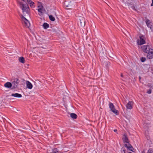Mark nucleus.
Wrapping results in <instances>:
<instances>
[{
    "mask_svg": "<svg viewBox=\"0 0 153 153\" xmlns=\"http://www.w3.org/2000/svg\"><path fill=\"white\" fill-rule=\"evenodd\" d=\"M20 81L17 78L15 79H13V81L12 82L11 84L13 88H17L19 84Z\"/></svg>",
    "mask_w": 153,
    "mask_h": 153,
    "instance_id": "7ed1b4c3",
    "label": "nucleus"
},
{
    "mask_svg": "<svg viewBox=\"0 0 153 153\" xmlns=\"http://www.w3.org/2000/svg\"><path fill=\"white\" fill-rule=\"evenodd\" d=\"M26 84L27 88L29 89H31L33 87V85L28 81H27L26 82Z\"/></svg>",
    "mask_w": 153,
    "mask_h": 153,
    "instance_id": "9d476101",
    "label": "nucleus"
},
{
    "mask_svg": "<svg viewBox=\"0 0 153 153\" xmlns=\"http://www.w3.org/2000/svg\"><path fill=\"white\" fill-rule=\"evenodd\" d=\"M140 60L142 62H144L146 60V58L145 57H142L140 59Z\"/></svg>",
    "mask_w": 153,
    "mask_h": 153,
    "instance_id": "bb28decb",
    "label": "nucleus"
},
{
    "mask_svg": "<svg viewBox=\"0 0 153 153\" xmlns=\"http://www.w3.org/2000/svg\"><path fill=\"white\" fill-rule=\"evenodd\" d=\"M125 146L126 147V148H128V147H129V145H128L127 144H125Z\"/></svg>",
    "mask_w": 153,
    "mask_h": 153,
    "instance_id": "7c9ffc66",
    "label": "nucleus"
},
{
    "mask_svg": "<svg viewBox=\"0 0 153 153\" xmlns=\"http://www.w3.org/2000/svg\"><path fill=\"white\" fill-rule=\"evenodd\" d=\"M43 26L45 29H47L49 27V25L47 23H44L43 25Z\"/></svg>",
    "mask_w": 153,
    "mask_h": 153,
    "instance_id": "aec40b11",
    "label": "nucleus"
},
{
    "mask_svg": "<svg viewBox=\"0 0 153 153\" xmlns=\"http://www.w3.org/2000/svg\"><path fill=\"white\" fill-rule=\"evenodd\" d=\"M19 61L22 63H25V59L23 57H20L19 58Z\"/></svg>",
    "mask_w": 153,
    "mask_h": 153,
    "instance_id": "6ab92c4d",
    "label": "nucleus"
},
{
    "mask_svg": "<svg viewBox=\"0 0 153 153\" xmlns=\"http://www.w3.org/2000/svg\"><path fill=\"white\" fill-rule=\"evenodd\" d=\"M152 4H151V6H153V0H152Z\"/></svg>",
    "mask_w": 153,
    "mask_h": 153,
    "instance_id": "2f4dec72",
    "label": "nucleus"
},
{
    "mask_svg": "<svg viewBox=\"0 0 153 153\" xmlns=\"http://www.w3.org/2000/svg\"><path fill=\"white\" fill-rule=\"evenodd\" d=\"M146 23L148 27H149L150 28V29H151L152 25V23L150 22V21L148 19H146Z\"/></svg>",
    "mask_w": 153,
    "mask_h": 153,
    "instance_id": "2eb2a0df",
    "label": "nucleus"
},
{
    "mask_svg": "<svg viewBox=\"0 0 153 153\" xmlns=\"http://www.w3.org/2000/svg\"><path fill=\"white\" fill-rule=\"evenodd\" d=\"M147 153H153V149H149Z\"/></svg>",
    "mask_w": 153,
    "mask_h": 153,
    "instance_id": "a878e982",
    "label": "nucleus"
},
{
    "mask_svg": "<svg viewBox=\"0 0 153 153\" xmlns=\"http://www.w3.org/2000/svg\"><path fill=\"white\" fill-rule=\"evenodd\" d=\"M128 153H132L131 152H129Z\"/></svg>",
    "mask_w": 153,
    "mask_h": 153,
    "instance_id": "c9c22d12",
    "label": "nucleus"
},
{
    "mask_svg": "<svg viewBox=\"0 0 153 153\" xmlns=\"http://www.w3.org/2000/svg\"><path fill=\"white\" fill-rule=\"evenodd\" d=\"M147 57L149 59H151L153 58V49H152L147 53Z\"/></svg>",
    "mask_w": 153,
    "mask_h": 153,
    "instance_id": "6e6552de",
    "label": "nucleus"
},
{
    "mask_svg": "<svg viewBox=\"0 0 153 153\" xmlns=\"http://www.w3.org/2000/svg\"><path fill=\"white\" fill-rule=\"evenodd\" d=\"M144 125V127H145V128H146V127L147 128L149 127H150V123H149V122H148L146 120H145V121Z\"/></svg>",
    "mask_w": 153,
    "mask_h": 153,
    "instance_id": "4468645a",
    "label": "nucleus"
},
{
    "mask_svg": "<svg viewBox=\"0 0 153 153\" xmlns=\"http://www.w3.org/2000/svg\"><path fill=\"white\" fill-rule=\"evenodd\" d=\"M68 2L67 1H66L65 2V4L66 6L67 7H71V2H70V4H68Z\"/></svg>",
    "mask_w": 153,
    "mask_h": 153,
    "instance_id": "412c9836",
    "label": "nucleus"
},
{
    "mask_svg": "<svg viewBox=\"0 0 153 153\" xmlns=\"http://www.w3.org/2000/svg\"><path fill=\"white\" fill-rule=\"evenodd\" d=\"M131 1V0H123V2L126 5L128 6L129 8L131 7L133 10L136 11L135 7Z\"/></svg>",
    "mask_w": 153,
    "mask_h": 153,
    "instance_id": "f257e3e1",
    "label": "nucleus"
},
{
    "mask_svg": "<svg viewBox=\"0 0 153 153\" xmlns=\"http://www.w3.org/2000/svg\"><path fill=\"white\" fill-rule=\"evenodd\" d=\"M121 77H123V74H121Z\"/></svg>",
    "mask_w": 153,
    "mask_h": 153,
    "instance_id": "72a5a7b5",
    "label": "nucleus"
},
{
    "mask_svg": "<svg viewBox=\"0 0 153 153\" xmlns=\"http://www.w3.org/2000/svg\"><path fill=\"white\" fill-rule=\"evenodd\" d=\"M114 131L115 132H116L117 131V129H114Z\"/></svg>",
    "mask_w": 153,
    "mask_h": 153,
    "instance_id": "473e14b6",
    "label": "nucleus"
},
{
    "mask_svg": "<svg viewBox=\"0 0 153 153\" xmlns=\"http://www.w3.org/2000/svg\"><path fill=\"white\" fill-rule=\"evenodd\" d=\"M139 79L140 80L141 79V77L140 76H139Z\"/></svg>",
    "mask_w": 153,
    "mask_h": 153,
    "instance_id": "f704fd0d",
    "label": "nucleus"
},
{
    "mask_svg": "<svg viewBox=\"0 0 153 153\" xmlns=\"http://www.w3.org/2000/svg\"><path fill=\"white\" fill-rule=\"evenodd\" d=\"M78 24L81 27H84L85 25V18L83 17H80L79 19V21H78Z\"/></svg>",
    "mask_w": 153,
    "mask_h": 153,
    "instance_id": "0eeeda50",
    "label": "nucleus"
},
{
    "mask_svg": "<svg viewBox=\"0 0 153 153\" xmlns=\"http://www.w3.org/2000/svg\"><path fill=\"white\" fill-rule=\"evenodd\" d=\"M52 153H59V152L58 149L55 148L53 150Z\"/></svg>",
    "mask_w": 153,
    "mask_h": 153,
    "instance_id": "4be33fe9",
    "label": "nucleus"
},
{
    "mask_svg": "<svg viewBox=\"0 0 153 153\" xmlns=\"http://www.w3.org/2000/svg\"><path fill=\"white\" fill-rule=\"evenodd\" d=\"M38 7L39 8H44L43 6L42 5V3L41 2H38Z\"/></svg>",
    "mask_w": 153,
    "mask_h": 153,
    "instance_id": "5701e85b",
    "label": "nucleus"
},
{
    "mask_svg": "<svg viewBox=\"0 0 153 153\" xmlns=\"http://www.w3.org/2000/svg\"><path fill=\"white\" fill-rule=\"evenodd\" d=\"M20 17L24 25L27 27H29L30 26V24L29 21L22 15H21Z\"/></svg>",
    "mask_w": 153,
    "mask_h": 153,
    "instance_id": "f03ea898",
    "label": "nucleus"
},
{
    "mask_svg": "<svg viewBox=\"0 0 153 153\" xmlns=\"http://www.w3.org/2000/svg\"><path fill=\"white\" fill-rule=\"evenodd\" d=\"M133 102L132 101H129L126 105V108L127 109H131L132 108Z\"/></svg>",
    "mask_w": 153,
    "mask_h": 153,
    "instance_id": "1a4fd4ad",
    "label": "nucleus"
},
{
    "mask_svg": "<svg viewBox=\"0 0 153 153\" xmlns=\"http://www.w3.org/2000/svg\"><path fill=\"white\" fill-rule=\"evenodd\" d=\"M109 107L110 109L113 112L114 114L116 115L118 114V111L116 110L115 108L114 105L111 102L109 103Z\"/></svg>",
    "mask_w": 153,
    "mask_h": 153,
    "instance_id": "39448f33",
    "label": "nucleus"
},
{
    "mask_svg": "<svg viewBox=\"0 0 153 153\" xmlns=\"http://www.w3.org/2000/svg\"><path fill=\"white\" fill-rule=\"evenodd\" d=\"M147 86L149 87H150V88H152V87L153 85H152V84L151 83H148V84Z\"/></svg>",
    "mask_w": 153,
    "mask_h": 153,
    "instance_id": "c85d7f7f",
    "label": "nucleus"
},
{
    "mask_svg": "<svg viewBox=\"0 0 153 153\" xmlns=\"http://www.w3.org/2000/svg\"><path fill=\"white\" fill-rule=\"evenodd\" d=\"M151 92H152V91H151V89H149L147 92V93H148V94H150L151 93Z\"/></svg>",
    "mask_w": 153,
    "mask_h": 153,
    "instance_id": "c756f323",
    "label": "nucleus"
},
{
    "mask_svg": "<svg viewBox=\"0 0 153 153\" xmlns=\"http://www.w3.org/2000/svg\"><path fill=\"white\" fill-rule=\"evenodd\" d=\"M49 19L52 21H54L55 20V18L52 15L49 16Z\"/></svg>",
    "mask_w": 153,
    "mask_h": 153,
    "instance_id": "b1692460",
    "label": "nucleus"
},
{
    "mask_svg": "<svg viewBox=\"0 0 153 153\" xmlns=\"http://www.w3.org/2000/svg\"><path fill=\"white\" fill-rule=\"evenodd\" d=\"M141 49L143 52L146 53L152 49L149 45H143L141 46Z\"/></svg>",
    "mask_w": 153,
    "mask_h": 153,
    "instance_id": "20e7f679",
    "label": "nucleus"
},
{
    "mask_svg": "<svg viewBox=\"0 0 153 153\" xmlns=\"http://www.w3.org/2000/svg\"><path fill=\"white\" fill-rule=\"evenodd\" d=\"M4 86L6 88H10L12 87L11 83L10 82H7L4 85Z\"/></svg>",
    "mask_w": 153,
    "mask_h": 153,
    "instance_id": "dca6fc26",
    "label": "nucleus"
},
{
    "mask_svg": "<svg viewBox=\"0 0 153 153\" xmlns=\"http://www.w3.org/2000/svg\"><path fill=\"white\" fill-rule=\"evenodd\" d=\"M38 12L39 13V15L41 16L43 15V11H45L44 8H39L38 9Z\"/></svg>",
    "mask_w": 153,
    "mask_h": 153,
    "instance_id": "f8f14e48",
    "label": "nucleus"
},
{
    "mask_svg": "<svg viewBox=\"0 0 153 153\" xmlns=\"http://www.w3.org/2000/svg\"><path fill=\"white\" fill-rule=\"evenodd\" d=\"M11 96L16 97L20 98L22 97V95L21 94L18 93L12 94L11 95Z\"/></svg>",
    "mask_w": 153,
    "mask_h": 153,
    "instance_id": "ddd939ff",
    "label": "nucleus"
},
{
    "mask_svg": "<svg viewBox=\"0 0 153 153\" xmlns=\"http://www.w3.org/2000/svg\"><path fill=\"white\" fill-rule=\"evenodd\" d=\"M129 147H128V149L131 151H132L133 149V148L132 147V146L130 144H128Z\"/></svg>",
    "mask_w": 153,
    "mask_h": 153,
    "instance_id": "393cba45",
    "label": "nucleus"
},
{
    "mask_svg": "<svg viewBox=\"0 0 153 153\" xmlns=\"http://www.w3.org/2000/svg\"><path fill=\"white\" fill-rule=\"evenodd\" d=\"M70 116L72 118L74 119H76L77 117V115L74 113H71Z\"/></svg>",
    "mask_w": 153,
    "mask_h": 153,
    "instance_id": "a211bd4d",
    "label": "nucleus"
},
{
    "mask_svg": "<svg viewBox=\"0 0 153 153\" xmlns=\"http://www.w3.org/2000/svg\"><path fill=\"white\" fill-rule=\"evenodd\" d=\"M139 38L140 42H139V40L137 41V43L138 45H143L145 43V37L144 36H140Z\"/></svg>",
    "mask_w": 153,
    "mask_h": 153,
    "instance_id": "423d86ee",
    "label": "nucleus"
},
{
    "mask_svg": "<svg viewBox=\"0 0 153 153\" xmlns=\"http://www.w3.org/2000/svg\"><path fill=\"white\" fill-rule=\"evenodd\" d=\"M26 1L31 7L34 8L35 7L34 3L31 0H26Z\"/></svg>",
    "mask_w": 153,
    "mask_h": 153,
    "instance_id": "9b49d317",
    "label": "nucleus"
},
{
    "mask_svg": "<svg viewBox=\"0 0 153 153\" xmlns=\"http://www.w3.org/2000/svg\"><path fill=\"white\" fill-rule=\"evenodd\" d=\"M122 139L124 142L128 143V137L125 135H123Z\"/></svg>",
    "mask_w": 153,
    "mask_h": 153,
    "instance_id": "f3484780",
    "label": "nucleus"
},
{
    "mask_svg": "<svg viewBox=\"0 0 153 153\" xmlns=\"http://www.w3.org/2000/svg\"><path fill=\"white\" fill-rule=\"evenodd\" d=\"M121 151L122 152V153H123V152L124 153H125V151H126V150H125V149L122 148V149H121Z\"/></svg>",
    "mask_w": 153,
    "mask_h": 153,
    "instance_id": "cd10ccee",
    "label": "nucleus"
}]
</instances>
